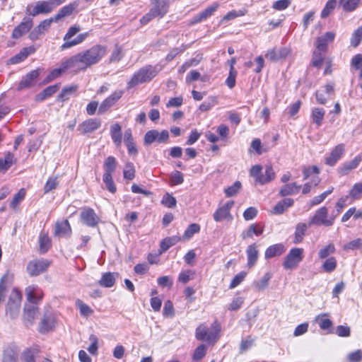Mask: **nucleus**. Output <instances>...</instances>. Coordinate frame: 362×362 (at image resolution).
I'll use <instances>...</instances> for the list:
<instances>
[{"instance_id": "obj_29", "label": "nucleus", "mask_w": 362, "mask_h": 362, "mask_svg": "<svg viewBox=\"0 0 362 362\" xmlns=\"http://www.w3.org/2000/svg\"><path fill=\"white\" fill-rule=\"evenodd\" d=\"M247 256V265L252 267L257 262L258 259V250L255 243L249 245L246 250Z\"/></svg>"}, {"instance_id": "obj_54", "label": "nucleus", "mask_w": 362, "mask_h": 362, "mask_svg": "<svg viewBox=\"0 0 362 362\" xmlns=\"http://www.w3.org/2000/svg\"><path fill=\"white\" fill-rule=\"evenodd\" d=\"M199 230L200 226L199 224L192 223L185 230L183 237L186 239H189L193 236L194 234L198 233Z\"/></svg>"}, {"instance_id": "obj_11", "label": "nucleus", "mask_w": 362, "mask_h": 362, "mask_svg": "<svg viewBox=\"0 0 362 362\" xmlns=\"http://www.w3.org/2000/svg\"><path fill=\"white\" fill-rule=\"evenodd\" d=\"M291 54V49L289 47H281L278 49H269L265 54L266 59L271 62H277L284 59Z\"/></svg>"}, {"instance_id": "obj_51", "label": "nucleus", "mask_w": 362, "mask_h": 362, "mask_svg": "<svg viewBox=\"0 0 362 362\" xmlns=\"http://www.w3.org/2000/svg\"><path fill=\"white\" fill-rule=\"evenodd\" d=\"M115 279L114 277V275L110 272L105 273L100 280L99 281V283L101 286H103L105 287H111L115 284Z\"/></svg>"}, {"instance_id": "obj_31", "label": "nucleus", "mask_w": 362, "mask_h": 362, "mask_svg": "<svg viewBox=\"0 0 362 362\" xmlns=\"http://www.w3.org/2000/svg\"><path fill=\"white\" fill-rule=\"evenodd\" d=\"M110 135L114 144L117 146H119L122 144V127L118 123L111 126Z\"/></svg>"}, {"instance_id": "obj_20", "label": "nucleus", "mask_w": 362, "mask_h": 362, "mask_svg": "<svg viewBox=\"0 0 362 362\" xmlns=\"http://www.w3.org/2000/svg\"><path fill=\"white\" fill-rule=\"evenodd\" d=\"M1 362H18V351L15 346L4 349Z\"/></svg>"}, {"instance_id": "obj_33", "label": "nucleus", "mask_w": 362, "mask_h": 362, "mask_svg": "<svg viewBox=\"0 0 362 362\" xmlns=\"http://www.w3.org/2000/svg\"><path fill=\"white\" fill-rule=\"evenodd\" d=\"M310 226L309 223L306 224L304 223H299L297 224L295 231V238L293 240L294 243H299L303 241L305 232Z\"/></svg>"}, {"instance_id": "obj_59", "label": "nucleus", "mask_w": 362, "mask_h": 362, "mask_svg": "<svg viewBox=\"0 0 362 362\" xmlns=\"http://www.w3.org/2000/svg\"><path fill=\"white\" fill-rule=\"evenodd\" d=\"M335 6L336 0H329L321 13L322 18H327L334 10Z\"/></svg>"}, {"instance_id": "obj_16", "label": "nucleus", "mask_w": 362, "mask_h": 362, "mask_svg": "<svg viewBox=\"0 0 362 362\" xmlns=\"http://www.w3.org/2000/svg\"><path fill=\"white\" fill-rule=\"evenodd\" d=\"M55 327V317L52 313H45L41 320L39 331L45 333L52 330Z\"/></svg>"}, {"instance_id": "obj_32", "label": "nucleus", "mask_w": 362, "mask_h": 362, "mask_svg": "<svg viewBox=\"0 0 362 362\" xmlns=\"http://www.w3.org/2000/svg\"><path fill=\"white\" fill-rule=\"evenodd\" d=\"M263 230V228L259 224H251L247 230L243 231L241 237L243 239L252 238L253 235H261Z\"/></svg>"}, {"instance_id": "obj_40", "label": "nucleus", "mask_w": 362, "mask_h": 362, "mask_svg": "<svg viewBox=\"0 0 362 362\" xmlns=\"http://www.w3.org/2000/svg\"><path fill=\"white\" fill-rule=\"evenodd\" d=\"M76 86H71L63 88L57 97V100L64 102L70 98V96L76 90Z\"/></svg>"}, {"instance_id": "obj_62", "label": "nucleus", "mask_w": 362, "mask_h": 362, "mask_svg": "<svg viewBox=\"0 0 362 362\" xmlns=\"http://www.w3.org/2000/svg\"><path fill=\"white\" fill-rule=\"evenodd\" d=\"M322 52H320L317 49L313 52L312 64L315 67H320L324 60V55L322 54Z\"/></svg>"}, {"instance_id": "obj_55", "label": "nucleus", "mask_w": 362, "mask_h": 362, "mask_svg": "<svg viewBox=\"0 0 362 362\" xmlns=\"http://www.w3.org/2000/svg\"><path fill=\"white\" fill-rule=\"evenodd\" d=\"M241 182L236 181L233 185L227 187L225 189L226 197H230L235 195L241 188Z\"/></svg>"}, {"instance_id": "obj_12", "label": "nucleus", "mask_w": 362, "mask_h": 362, "mask_svg": "<svg viewBox=\"0 0 362 362\" xmlns=\"http://www.w3.org/2000/svg\"><path fill=\"white\" fill-rule=\"evenodd\" d=\"M33 25V20L30 18L25 17L23 21L16 27L12 33V37L18 39L24 34L29 32Z\"/></svg>"}, {"instance_id": "obj_64", "label": "nucleus", "mask_w": 362, "mask_h": 362, "mask_svg": "<svg viewBox=\"0 0 362 362\" xmlns=\"http://www.w3.org/2000/svg\"><path fill=\"white\" fill-rule=\"evenodd\" d=\"M347 359L349 362H360L362 361V350L358 349L351 352L347 355Z\"/></svg>"}, {"instance_id": "obj_58", "label": "nucleus", "mask_w": 362, "mask_h": 362, "mask_svg": "<svg viewBox=\"0 0 362 362\" xmlns=\"http://www.w3.org/2000/svg\"><path fill=\"white\" fill-rule=\"evenodd\" d=\"M206 353V346L204 344H201V345L198 346L194 352V354L192 356L193 360L194 361L201 360L202 358H204Z\"/></svg>"}, {"instance_id": "obj_37", "label": "nucleus", "mask_w": 362, "mask_h": 362, "mask_svg": "<svg viewBox=\"0 0 362 362\" xmlns=\"http://www.w3.org/2000/svg\"><path fill=\"white\" fill-rule=\"evenodd\" d=\"M202 54H198L192 59H190L185 62L178 69L180 74H183L191 66H196L202 60Z\"/></svg>"}, {"instance_id": "obj_61", "label": "nucleus", "mask_w": 362, "mask_h": 362, "mask_svg": "<svg viewBox=\"0 0 362 362\" xmlns=\"http://www.w3.org/2000/svg\"><path fill=\"white\" fill-rule=\"evenodd\" d=\"M158 136V132L157 130L148 131L144 136V144L149 145L153 141H157Z\"/></svg>"}, {"instance_id": "obj_6", "label": "nucleus", "mask_w": 362, "mask_h": 362, "mask_svg": "<svg viewBox=\"0 0 362 362\" xmlns=\"http://www.w3.org/2000/svg\"><path fill=\"white\" fill-rule=\"evenodd\" d=\"M7 296H0V302L5 300ZM7 305L6 308V314L10 316L11 318L15 319L18 317L22 296H8Z\"/></svg>"}, {"instance_id": "obj_25", "label": "nucleus", "mask_w": 362, "mask_h": 362, "mask_svg": "<svg viewBox=\"0 0 362 362\" xmlns=\"http://www.w3.org/2000/svg\"><path fill=\"white\" fill-rule=\"evenodd\" d=\"M301 188V185L296 182H291L283 185L279 192L281 197H286L297 194Z\"/></svg>"}, {"instance_id": "obj_28", "label": "nucleus", "mask_w": 362, "mask_h": 362, "mask_svg": "<svg viewBox=\"0 0 362 362\" xmlns=\"http://www.w3.org/2000/svg\"><path fill=\"white\" fill-rule=\"evenodd\" d=\"M38 354L37 348H27L21 354V362H35Z\"/></svg>"}, {"instance_id": "obj_63", "label": "nucleus", "mask_w": 362, "mask_h": 362, "mask_svg": "<svg viewBox=\"0 0 362 362\" xmlns=\"http://www.w3.org/2000/svg\"><path fill=\"white\" fill-rule=\"evenodd\" d=\"M11 284V279L6 274H4L0 281V294L7 291L6 288Z\"/></svg>"}, {"instance_id": "obj_2", "label": "nucleus", "mask_w": 362, "mask_h": 362, "mask_svg": "<svg viewBox=\"0 0 362 362\" xmlns=\"http://www.w3.org/2000/svg\"><path fill=\"white\" fill-rule=\"evenodd\" d=\"M28 302L25 304L23 321L26 327L33 325L38 313L37 304L41 301L42 296H27Z\"/></svg>"}, {"instance_id": "obj_50", "label": "nucleus", "mask_w": 362, "mask_h": 362, "mask_svg": "<svg viewBox=\"0 0 362 362\" xmlns=\"http://www.w3.org/2000/svg\"><path fill=\"white\" fill-rule=\"evenodd\" d=\"M123 57H124V52L122 49V47L118 45H116L115 49H113V51L111 53V55L109 59V62L110 63L118 62L122 59Z\"/></svg>"}, {"instance_id": "obj_18", "label": "nucleus", "mask_w": 362, "mask_h": 362, "mask_svg": "<svg viewBox=\"0 0 362 362\" xmlns=\"http://www.w3.org/2000/svg\"><path fill=\"white\" fill-rule=\"evenodd\" d=\"M39 76L38 70H33L27 74L21 81L19 82L18 86V90H21L26 88H29L35 84L36 78Z\"/></svg>"}, {"instance_id": "obj_53", "label": "nucleus", "mask_w": 362, "mask_h": 362, "mask_svg": "<svg viewBox=\"0 0 362 362\" xmlns=\"http://www.w3.org/2000/svg\"><path fill=\"white\" fill-rule=\"evenodd\" d=\"M362 40V26L358 28L352 34L351 38V45L356 47L360 44Z\"/></svg>"}, {"instance_id": "obj_4", "label": "nucleus", "mask_w": 362, "mask_h": 362, "mask_svg": "<svg viewBox=\"0 0 362 362\" xmlns=\"http://www.w3.org/2000/svg\"><path fill=\"white\" fill-rule=\"evenodd\" d=\"M80 31V28L76 25L70 27L67 33L64 36V43L60 47L61 50H64L76 46L81 43L88 36L87 33L79 34L75 39L71 40V38L74 37L78 32Z\"/></svg>"}, {"instance_id": "obj_23", "label": "nucleus", "mask_w": 362, "mask_h": 362, "mask_svg": "<svg viewBox=\"0 0 362 362\" xmlns=\"http://www.w3.org/2000/svg\"><path fill=\"white\" fill-rule=\"evenodd\" d=\"M361 156H356L352 160L344 163L339 169V173L341 175L349 174L352 170L356 168L359 163L361 162Z\"/></svg>"}, {"instance_id": "obj_39", "label": "nucleus", "mask_w": 362, "mask_h": 362, "mask_svg": "<svg viewBox=\"0 0 362 362\" xmlns=\"http://www.w3.org/2000/svg\"><path fill=\"white\" fill-rule=\"evenodd\" d=\"M61 64L65 72L69 71L74 74L78 73L74 56L63 60Z\"/></svg>"}, {"instance_id": "obj_27", "label": "nucleus", "mask_w": 362, "mask_h": 362, "mask_svg": "<svg viewBox=\"0 0 362 362\" xmlns=\"http://www.w3.org/2000/svg\"><path fill=\"white\" fill-rule=\"evenodd\" d=\"M276 174L271 165H267L265 166V173L257 179V183L259 185H265L270 182L275 178Z\"/></svg>"}, {"instance_id": "obj_7", "label": "nucleus", "mask_w": 362, "mask_h": 362, "mask_svg": "<svg viewBox=\"0 0 362 362\" xmlns=\"http://www.w3.org/2000/svg\"><path fill=\"white\" fill-rule=\"evenodd\" d=\"M303 248H292L285 257L283 266L286 269H293L303 259Z\"/></svg>"}, {"instance_id": "obj_15", "label": "nucleus", "mask_w": 362, "mask_h": 362, "mask_svg": "<svg viewBox=\"0 0 362 362\" xmlns=\"http://www.w3.org/2000/svg\"><path fill=\"white\" fill-rule=\"evenodd\" d=\"M345 151L344 144L336 146L331 151L329 156L326 158L325 163L328 165L333 166L341 158Z\"/></svg>"}, {"instance_id": "obj_14", "label": "nucleus", "mask_w": 362, "mask_h": 362, "mask_svg": "<svg viewBox=\"0 0 362 362\" xmlns=\"http://www.w3.org/2000/svg\"><path fill=\"white\" fill-rule=\"evenodd\" d=\"M66 0H47L39 1L36 3L40 13H49L54 8L62 4Z\"/></svg>"}, {"instance_id": "obj_9", "label": "nucleus", "mask_w": 362, "mask_h": 362, "mask_svg": "<svg viewBox=\"0 0 362 362\" xmlns=\"http://www.w3.org/2000/svg\"><path fill=\"white\" fill-rule=\"evenodd\" d=\"M49 266V262L47 260H34L28 263L27 270L30 276H37L46 271Z\"/></svg>"}, {"instance_id": "obj_56", "label": "nucleus", "mask_w": 362, "mask_h": 362, "mask_svg": "<svg viewBox=\"0 0 362 362\" xmlns=\"http://www.w3.org/2000/svg\"><path fill=\"white\" fill-rule=\"evenodd\" d=\"M207 334L208 329L204 325H201L196 329L195 336L198 340L206 341Z\"/></svg>"}, {"instance_id": "obj_34", "label": "nucleus", "mask_w": 362, "mask_h": 362, "mask_svg": "<svg viewBox=\"0 0 362 362\" xmlns=\"http://www.w3.org/2000/svg\"><path fill=\"white\" fill-rule=\"evenodd\" d=\"M285 251L282 244H275L269 246L265 251V258L270 259L281 255Z\"/></svg>"}, {"instance_id": "obj_45", "label": "nucleus", "mask_w": 362, "mask_h": 362, "mask_svg": "<svg viewBox=\"0 0 362 362\" xmlns=\"http://www.w3.org/2000/svg\"><path fill=\"white\" fill-rule=\"evenodd\" d=\"M335 250L334 245L333 243H329L319 250L318 257L321 259H325L330 255L334 253Z\"/></svg>"}, {"instance_id": "obj_19", "label": "nucleus", "mask_w": 362, "mask_h": 362, "mask_svg": "<svg viewBox=\"0 0 362 362\" xmlns=\"http://www.w3.org/2000/svg\"><path fill=\"white\" fill-rule=\"evenodd\" d=\"M71 234V228L68 220L58 221L56 223L54 235L59 238L69 237Z\"/></svg>"}, {"instance_id": "obj_3", "label": "nucleus", "mask_w": 362, "mask_h": 362, "mask_svg": "<svg viewBox=\"0 0 362 362\" xmlns=\"http://www.w3.org/2000/svg\"><path fill=\"white\" fill-rule=\"evenodd\" d=\"M152 8L149 12L144 16L140 22L142 25L147 24L156 17H163L168 12L169 0H151Z\"/></svg>"}, {"instance_id": "obj_36", "label": "nucleus", "mask_w": 362, "mask_h": 362, "mask_svg": "<svg viewBox=\"0 0 362 362\" xmlns=\"http://www.w3.org/2000/svg\"><path fill=\"white\" fill-rule=\"evenodd\" d=\"M180 240L181 238L179 236H172L164 238L160 244V254L168 250Z\"/></svg>"}, {"instance_id": "obj_49", "label": "nucleus", "mask_w": 362, "mask_h": 362, "mask_svg": "<svg viewBox=\"0 0 362 362\" xmlns=\"http://www.w3.org/2000/svg\"><path fill=\"white\" fill-rule=\"evenodd\" d=\"M337 259L334 257L327 258L322 265V269L326 272H332L337 267Z\"/></svg>"}, {"instance_id": "obj_30", "label": "nucleus", "mask_w": 362, "mask_h": 362, "mask_svg": "<svg viewBox=\"0 0 362 362\" xmlns=\"http://www.w3.org/2000/svg\"><path fill=\"white\" fill-rule=\"evenodd\" d=\"M221 325L215 321L211 325V330L208 332L206 341L214 344L220 337Z\"/></svg>"}, {"instance_id": "obj_35", "label": "nucleus", "mask_w": 362, "mask_h": 362, "mask_svg": "<svg viewBox=\"0 0 362 362\" xmlns=\"http://www.w3.org/2000/svg\"><path fill=\"white\" fill-rule=\"evenodd\" d=\"M107 48L103 45H95L92 47V64L98 63L106 54Z\"/></svg>"}, {"instance_id": "obj_44", "label": "nucleus", "mask_w": 362, "mask_h": 362, "mask_svg": "<svg viewBox=\"0 0 362 362\" xmlns=\"http://www.w3.org/2000/svg\"><path fill=\"white\" fill-rule=\"evenodd\" d=\"M361 0H339V4L346 11H353L358 6Z\"/></svg>"}, {"instance_id": "obj_43", "label": "nucleus", "mask_w": 362, "mask_h": 362, "mask_svg": "<svg viewBox=\"0 0 362 362\" xmlns=\"http://www.w3.org/2000/svg\"><path fill=\"white\" fill-rule=\"evenodd\" d=\"M40 251L41 253H45L51 246V240L45 234H40L39 238Z\"/></svg>"}, {"instance_id": "obj_57", "label": "nucleus", "mask_w": 362, "mask_h": 362, "mask_svg": "<svg viewBox=\"0 0 362 362\" xmlns=\"http://www.w3.org/2000/svg\"><path fill=\"white\" fill-rule=\"evenodd\" d=\"M362 194V182L355 184L351 188L349 195L354 199H358Z\"/></svg>"}, {"instance_id": "obj_42", "label": "nucleus", "mask_w": 362, "mask_h": 362, "mask_svg": "<svg viewBox=\"0 0 362 362\" xmlns=\"http://www.w3.org/2000/svg\"><path fill=\"white\" fill-rule=\"evenodd\" d=\"M326 314L319 315L315 317V322L318 324L321 329L328 330L332 325V321L325 317Z\"/></svg>"}, {"instance_id": "obj_10", "label": "nucleus", "mask_w": 362, "mask_h": 362, "mask_svg": "<svg viewBox=\"0 0 362 362\" xmlns=\"http://www.w3.org/2000/svg\"><path fill=\"white\" fill-rule=\"evenodd\" d=\"M78 72L83 71L90 66V50L87 49L84 52L74 55Z\"/></svg>"}, {"instance_id": "obj_22", "label": "nucleus", "mask_w": 362, "mask_h": 362, "mask_svg": "<svg viewBox=\"0 0 362 362\" xmlns=\"http://www.w3.org/2000/svg\"><path fill=\"white\" fill-rule=\"evenodd\" d=\"M218 6L219 4L218 3H214L211 6L207 7L203 11L195 16L192 21V23H197L204 20H206L217 10Z\"/></svg>"}, {"instance_id": "obj_26", "label": "nucleus", "mask_w": 362, "mask_h": 362, "mask_svg": "<svg viewBox=\"0 0 362 362\" xmlns=\"http://www.w3.org/2000/svg\"><path fill=\"white\" fill-rule=\"evenodd\" d=\"M293 199L291 198H285L283 200L279 202L273 208L272 213L274 214H281L287 209L293 206Z\"/></svg>"}, {"instance_id": "obj_5", "label": "nucleus", "mask_w": 362, "mask_h": 362, "mask_svg": "<svg viewBox=\"0 0 362 362\" xmlns=\"http://www.w3.org/2000/svg\"><path fill=\"white\" fill-rule=\"evenodd\" d=\"M328 216V209L325 206H322L317 209L314 216L310 218L309 221V226L312 225H323L325 226H331L333 225L335 217H331L327 218Z\"/></svg>"}, {"instance_id": "obj_38", "label": "nucleus", "mask_w": 362, "mask_h": 362, "mask_svg": "<svg viewBox=\"0 0 362 362\" xmlns=\"http://www.w3.org/2000/svg\"><path fill=\"white\" fill-rule=\"evenodd\" d=\"M325 114V111L323 108L315 107L313 109L311 117L313 119V122L316 124L317 127L321 126Z\"/></svg>"}, {"instance_id": "obj_48", "label": "nucleus", "mask_w": 362, "mask_h": 362, "mask_svg": "<svg viewBox=\"0 0 362 362\" xmlns=\"http://www.w3.org/2000/svg\"><path fill=\"white\" fill-rule=\"evenodd\" d=\"M25 196L24 188L21 189L13 197L10 203L11 208L16 209L18 205L23 201Z\"/></svg>"}, {"instance_id": "obj_41", "label": "nucleus", "mask_w": 362, "mask_h": 362, "mask_svg": "<svg viewBox=\"0 0 362 362\" xmlns=\"http://www.w3.org/2000/svg\"><path fill=\"white\" fill-rule=\"evenodd\" d=\"M116 159L113 156H108L104 163L105 173L104 175H112L116 169Z\"/></svg>"}, {"instance_id": "obj_17", "label": "nucleus", "mask_w": 362, "mask_h": 362, "mask_svg": "<svg viewBox=\"0 0 362 362\" xmlns=\"http://www.w3.org/2000/svg\"><path fill=\"white\" fill-rule=\"evenodd\" d=\"M36 51L33 46L23 48L19 53L9 59L8 62L11 64H16L23 62L30 54Z\"/></svg>"}, {"instance_id": "obj_47", "label": "nucleus", "mask_w": 362, "mask_h": 362, "mask_svg": "<svg viewBox=\"0 0 362 362\" xmlns=\"http://www.w3.org/2000/svg\"><path fill=\"white\" fill-rule=\"evenodd\" d=\"M103 182L105 183V188L111 193H115L117 191L116 185L112 179V175H103Z\"/></svg>"}, {"instance_id": "obj_1", "label": "nucleus", "mask_w": 362, "mask_h": 362, "mask_svg": "<svg viewBox=\"0 0 362 362\" xmlns=\"http://www.w3.org/2000/svg\"><path fill=\"white\" fill-rule=\"evenodd\" d=\"M160 70L161 67L159 65H147L141 68L128 82V88H130L140 83L150 81Z\"/></svg>"}, {"instance_id": "obj_13", "label": "nucleus", "mask_w": 362, "mask_h": 362, "mask_svg": "<svg viewBox=\"0 0 362 362\" xmlns=\"http://www.w3.org/2000/svg\"><path fill=\"white\" fill-rule=\"evenodd\" d=\"M335 33L334 32H327L325 35L318 37L315 41V47L320 52H325L327 50V45L334 41Z\"/></svg>"}, {"instance_id": "obj_60", "label": "nucleus", "mask_w": 362, "mask_h": 362, "mask_svg": "<svg viewBox=\"0 0 362 362\" xmlns=\"http://www.w3.org/2000/svg\"><path fill=\"white\" fill-rule=\"evenodd\" d=\"M362 247V239L361 238H356L352 241L349 242L348 243L345 244L343 247L344 250H356Z\"/></svg>"}, {"instance_id": "obj_21", "label": "nucleus", "mask_w": 362, "mask_h": 362, "mask_svg": "<svg viewBox=\"0 0 362 362\" xmlns=\"http://www.w3.org/2000/svg\"><path fill=\"white\" fill-rule=\"evenodd\" d=\"M79 1H75L66 6L62 7L58 13L54 16V22H58L62 18L70 16L73 11L78 6Z\"/></svg>"}, {"instance_id": "obj_24", "label": "nucleus", "mask_w": 362, "mask_h": 362, "mask_svg": "<svg viewBox=\"0 0 362 362\" xmlns=\"http://www.w3.org/2000/svg\"><path fill=\"white\" fill-rule=\"evenodd\" d=\"M16 161V159L13 153H6L4 158H0V173H5Z\"/></svg>"}, {"instance_id": "obj_46", "label": "nucleus", "mask_w": 362, "mask_h": 362, "mask_svg": "<svg viewBox=\"0 0 362 362\" xmlns=\"http://www.w3.org/2000/svg\"><path fill=\"white\" fill-rule=\"evenodd\" d=\"M124 178L126 180H132L135 177V168L134 165L131 162H127L125 164L123 170Z\"/></svg>"}, {"instance_id": "obj_8", "label": "nucleus", "mask_w": 362, "mask_h": 362, "mask_svg": "<svg viewBox=\"0 0 362 362\" xmlns=\"http://www.w3.org/2000/svg\"><path fill=\"white\" fill-rule=\"evenodd\" d=\"M234 204L235 202L233 201H228L222 206L219 207L213 215L214 221L219 222L226 219L232 220L233 216L230 214V209Z\"/></svg>"}, {"instance_id": "obj_52", "label": "nucleus", "mask_w": 362, "mask_h": 362, "mask_svg": "<svg viewBox=\"0 0 362 362\" xmlns=\"http://www.w3.org/2000/svg\"><path fill=\"white\" fill-rule=\"evenodd\" d=\"M64 73L65 71L63 69V66L61 64L59 68L54 69L47 75V76L45 78V82L49 83L53 81L54 79L61 76Z\"/></svg>"}]
</instances>
